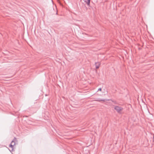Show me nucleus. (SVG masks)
Wrapping results in <instances>:
<instances>
[{"mask_svg":"<svg viewBox=\"0 0 154 154\" xmlns=\"http://www.w3.org/2000/svg\"><path fill=\"white\" fill-rule=\"evenodd\" d=\"M114 109L119 113L121 114L123 109V108L121 107L117 106H115Z\"/></svg>","mask_w":154,"mask_h":154,"instance_id":"f257e3e1","label":"nucleus"},{"mask_svg":"<svg viewBox=\"0 0 154 154\" xmlns=\"http://www.w3.org/2000/svg\"><path fill=\"white\" fill-rule=\"evenodd\" d=\"M17 140V139L14 137L13 140L11 141V142L9 146V147H11L12 149L14 147V146L15 144V141Z\"/></svg>","mask_w":154,"mask_h":154,"instance_id":"f03ea898","label":"nucleus"},{"mask_svg":"<svg viewBox=\"0 0 154 154\" xmlns=\"http://www.w3.org/2000/svg\"><path fill=\"white\" fill-rule=\"evenodd\" d=\"M101 64V63L100 62H97L95 63V67L96 69H98Z\"/></svg>","mask_w":154,"mask_h":154,"instance_id":"7ed1b4c3","label":"nucleus"},{"mask_svg":"<svg viewBox=\"0 0 154 154\" xmlns=\"http://www.w3.org/2000/svg\"><path fill=\"white\" fill-rule=\"evenodd\" d=\"M90 0H86L85 1V2L88 6H89L90 5Z\"/></svg>","mask_w":154,"mask_h":154,"instance_id":"20e7f679","label":"nucleus"},{"mask_svg":"<svg viewBox=\"0 0 154 154\" xmlns=\"http://www.w3.org/2000/svg\"><path fill=\"white\" fill-rule=\"evenodd\" d=\"M96 101H105V100H95Z\"/></svg>","mask_w":154,"mask_h":154,"instance_id":"39448f33","label":"nucleus"},{"mask_svg":"<svg viewBox=\"0 0 154 154\" xmlns=\"http://www.w3.org/2000/svg\"><path fill=\"white\" fill-rule=\"evenodd\" d=\"M102 90V89L101 88H99L98 89V91H101Z\"/></svg>","mask_w":154,"mask_h":154,"instance_id":"423d86ee","label":"nucleus"},{"mask_svg":"<svg viewBox=\"0 0 154 154\" xmlns=\"http://www.w3.org/2000/svg\"><path fill=\"white\" fill-rule=\"evenodd\" d=\"M112 102H113L115 104H116V101H112Z\"/></svg>","mask_w":154,"mask_h":154,"instance_id":"0eeeda50","label":"nucleus"}]
</instances>
